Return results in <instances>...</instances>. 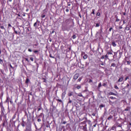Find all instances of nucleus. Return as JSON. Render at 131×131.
Wrapping results in <instances>:
<instances>
[{
    "label": "nucleus",
    "instance_id": "nucleus-60",
    "mask_svg": "<svg viewBox=\"0 0 131 131\" xmlns=\"http://www.w3.org/2000/svg\"><path fill=\"white\" fill-rule=\"evenodd\" d=\"M129 86V84H127L125 88H128Z\"/></svg>",
    "mask_w": 131,
    "mask_h": 131
},
{
    "label": "nucleus",
    "instance_id": "nucleus-7",
    "mask_svg": "<svg viewBox=\"0 0 131 131\" xmlns=\"http://www.w3.org/2000/svg\"><path fill=\"white\" fill-rule=\"evenodd\" d=\"M65 95H66V91H64L62 93L61 99H64L65 98Z\"/></svg>",
    "mask_w": 131,
    "mask_h": 131
},
{
    "label": "nucleus",
    "instance_id": "nucleus-15",
    "mask_svg": "<svg viewBox=\"0 0 131 131\" xmlns=\"http://www.w3.org/2000/svg\"><path fill=\"white\" fill-rule=\"evenodd\" d=\"M56 101L57 102H59V103H62V104H63V101L61 99H56Z\"/></svg>",
    "mask_w": 131,
    "mask_h": 131
},
{
    "label": "nucleus",
    "instance_id": "nucleus-9",
    "mask_svg": "<svg viewBox=\"0 0 131 131\" xmlns=\"http://www.w3.org/2000/svg\"><path fill=\"white\" fill-rule=\"evenodd\" d=\"M118 52H119V50H118L117 52H114V55L113 56L114 58V57H117V54L118 53Z\"/></svg>",
    "mask_w": 131,
    "mask_h": 131
},
{
    "label": "nucleus",
    "instance_id": "nucleus-57",
    "mask_svg": "<svg viewBox=\"0 0 131 131\" xmlns=\"http://www.w3.org/2000/svg\"><path fill=\"white\" fill-rule=\"evenodd\" d=\"M112 29H113V28H110L109 29V31H112Z\"/></svg>",
    "mask_w": 131,
    "mask_h": 131
},
{
    "label": "nucleus",
    "instance_id": "nucleus-29",
    "mask_svg": "<svg viewBox=\"0 0 131 131\" xmlns=\"http://www.w3.org/2000/svg\"><path fill=\"white\" fill-rule=\"evenodd\" d=\"M72 38L73 39H75V38H76V35H75V34H74L72 36Z\"/></svg>",
    "mask_w": 131,
    "mask_h": 131
},
{
    "label": "nucleus",
    "instance_id": "nucleus-46",
    "mask_svg": "<svg viewBox=\"0 0 131 131\" xmlns=\"http://www.w3.org/2000/svg\"><path fill=\"white\" fill-rule=\"evenodd\" d=\"M127 79H129V77L128 76L125 77V80L126 81Z\"/></svg>",
    "mask_w": 131,
    "mask_h": 131
},
{
    "label": "nucleus",
    "instance_id": "nucleus-50",
    "mask_svg": "<svg viewBox=\"0 0 131 131\" xmlns=\"http://www.w3.org/2000/svg\"><path fill=\"white\" fill-rule=\"evenodd\" d=\"M128 127H129V128H130V127H131V123H130L129 124V125H128Z\"/></svg>",
    "mask_w": 131,
    "mask_h": 131
},
{
    "label": "nucleus",
    "instance_id": "nucleus-25",
    "mask_svg": "<svg viewBox=\"0 0 131 131\" xmlns=\"http://www.w3.org/2000/svg\"><path fill=\"white\" fill-rule=\"evenodd\" d=\"M115 66H116V64L115 63H113L111 64L112 67H115Z\"/></svg>",
    "mask_w": 131,
    "mask_h": 131
},
{
    "label": "nucleus",
    "instance_id": "nucleus-45",
    "mask_svg": "<svg viewBox=\"0 0 131 131\" xmlns=\"http://www.w3.org/2000/svg\"><path fill=\"white\" fill-rule=\"evenodd\" d=\"M33 52L35 53V54H36L37 53H38V50H35L33 51Z\"/></svg>",
    "mask_w": 131,
    "mask_h": 131
},
{
    "label": "nucleus",
    "instance_id": "nucleus-18",
    "mask_svg": "<svg viewBox=\"0 0 131 131\" xmlns=\"http://www.w3.org/2000/svg\"><path fill=\"white\" fill-rule=\"evenodd\" d=\"M9 99L10 98H9V96H7V98H6V103H9Z\"/></svg>",
    "mask_w": 131,
    "mask_h": 131
},
{
    "label": "nucleus",
    "instance_id": "nucleus-2",
    "mask_svg": "<svg viewBox=\"0 0 131 131\" xmlns=\"http://www.w3.org/2000/svg\"><path fill=\"white\" fill-rule=\"evenodd\" d=\"M70 24V19H67L62 23V25H69Z\"/></svg>",
    "mask_w": 131,
    "mask_h": 131
},
{
    "label": "nucleus",
    "instance_id": "nucleus-27",
    "mask_svg": "<svg viewBox=\"0 0 131 131\" xmlns=\"http://www.w3.org/2000/svg\"><path fill=\"white\" fill-rule=\"evenodd\" d=\"M77 96L78 97H83V96H82V94L81 93H79Z\"/></svg>",
    "mask_w": 131,
    "mask_h": 131
},
{
    "label": "nucleus",
    "instance_id": "nucleus-41",
    "mask_svg": "<svg viewBox=\"0 0 131 131\" xmlns=\"http://www.w3.org/2000/svg\"><path fill=\"white\" fill-rule=\"evenodd\" d=\"M30 130H31V128H29V129L26 128L25 131H30Z\"/></svg>",
    "mask_w": 131,
    "mask_h": 131
},
{
    "label": "nucleus",
    "instance_id": "nucleus-19",
    "mask_svg": "<svg viewBox=\"0 0 131 131\" xmlns=\"http://www.w3.org/2000/svg\"><path fill=\"white\" fill-rule=\"evenodd\" d=\"M26 83L28 84L29 83V78H27L26 80Z\"/></svg>",
    "mask_w": 131,
    "mask_h": 131
},
{
    "label": "nucleus",
    "instance_id": "nucleus-48",
    "mask_svg": "<svg viewBox=\"0 0 131 131\" xmlns=\"http://www.w3.org/2000/svg\"><path fill=\"white\" fill-rule=\"evenodd\" d=\"M84 55H86V54H85V53H84V52H82L81 55H82V56H84Z\"/></svg>",
    "mask_w": 131,
    "mask_h": 131
},
{
    "label": "nucleus",
    "instance_id": "nucleus-32",
    "mask_svg": "<svg viewBox=\"0 0 131 131\" xmlns=\"http://www.w3.org/2000/svg\"><path fill=\"white\" fill-rule=\"evenodd\" d=\"M114 88L116 89V90H119V88H118V86H117L116 85L114 86Z\"/></svg>",
    "mask_w": 131,
    "mask_h": 131
},
{
    "label": "nucleus",
    "instance_id": "nucleus-11",
    "mask_svg": "<svg viewBox=\"0 0 131 131\" xmlns=\"http://www.w3.org/2000/svg\"><path fill=\"white\" fill-rule=\"evenodd\" d=\"M73 92H69L68 94V96L69 97H71V96H73Z\"/></svg>",
    "mask_w": 131,
    "mask_h": 131
},
{
    "label": "nucleus",
    "instance_id": "nucleus-28",
    "mask_svg": "<svg viewBox=\"0 0 131 131\" xmlns=\"http://www.w3.org/2000/svg\"><path fill=\"white\" fill-rule=\"evenodd\" d=\"M43 81V82H47V79L45 78H42V79Z\"/></svg>",
    "mask_w": 131,
    "mask_h": 131
},
{
    "label": "nucleus",
    "instance_id": "nucleus-64",
    "mask_svg": "<svg viewBox=\"0 0 131 131\" xmlns=\"http://www.w3.org/2000/svg\"><path fill=\"white\" fill-rule=\"evenodd\" d=\"M92 116H96V114L95 113L92 114Z\"/></svg>",
    "mask_w": 131,
    "mask_h": 131
},
{
    "label": "nucleus",
    "instance_id": "nucleus-37",
    "mask_svg": "<svg viewBox=\"0 0 131 131\" xmlns=\"http://www.w3.org/2000/svg\"><path fill=\"white\" fill-rule=\"evenodd\" d=\"M3 126H6V121H4L3 123Z\"/></svg>",
    "mask_w": 131,
    "mask_h": 131
},
{
    "label": "nucleus",
    "instance_id": "nucleus-22",
    "mask_svg": "<svg viewBox=\"0 0 131 131\" xmlns=\"http://www.w3.org/2000/svg\"><path fill=\"white\" fill-rule=\"evenodd\" d=\"M102 86V83L101 82H100L99 84H98V89H100V88H101Z\"/></svg>",
    "mask_w": 131,
    "mask_h": 131
},
{
    "label": "nucleus",
    "instance_id": "nucleus-23",
    "mask_svg": "<svg viewBox=\"0 0 131 131\" xmlns=\"http://www.w3.org/2000/svg\"><path fill=\"white\" fill-rule=\"evenodd\" d=\"M11 27H12V25L10 24H9L8 26V29H10Z\"/></svg>",
    "mask_w": 131,
    "mask_h": 131
},
{
    "label": "nucleus",
    "instance_id": "nucleus-42",
    "mask_svg": "<svg viewBox=\"0 0 131 131\" xmlns=\"http://www.w3.org/2000/svg\"><path fill=\"white\" fill-rule=\"evenodd\" d=\"M109 103L110 104H114V102H112L111 100H109Z\"/></svg>",
    "mask_w": 131,
    "mask_h": 131
},
{
    "label": "nucleus",
    "instance_id": "nucleus-43",
    "mask_svg": "<svg viewBox=\"0 0 131 131\" xmlns=\"http://www.w3.org/2000/svg\"><path fill=\"white\" fill-rule=\"evenodd\" d=\"M38 46V43H36V44L33 45V47H37Z\"/></svg>",
    "mask_w": 131,
    "mask_h": 131
},
{
    "label": "nucleus",
    "instance_id": "nucleus-59",
    "mask_svg": "<svg viewBox=\"0 0 131 131\" xmlns=\"http://www.w3.org/2000/svg\"><path fill=\"white\" fill-rule=\"evenodd\" d=\"M21 126H23V127H24V126H25V125L24 124V123H21Z\"/></svg>",
    "mask_w": 131,
    "mask_h": 131
},
{
    "label": "nucleus",
    "instance_id": "nucleus-58",
    "mask_svg": "<svg viewBox=\"0 0 131 131\" xmlns=\"http://www.w3.org/2000/svg\"><path fill=\"white\" fill-rule=\"evenodd\" d=\"M66 11H67V12H69V9L68 8L66 9Z\"/></svg>",
    "mask_w": 131,
    "mask_h": 131
},
{
    "label": "nucleus",
    "instance_id": "nucleus-47",
    "mask_svg": "<svg viewBox=\"0 0 131 131\" xmlns=\"http://www.w3.org/2000/svg\"><path fill=\"white\" fill-rule=\"evenodd\" d=\"M102 85H103V86H106L107 84H106L105 83H103L102 84Z\"/></svg>",
    "mask_w": 131,
    "mask_h": 131
},
{
    "label": "nucleus",
    "instance_id": "nucleus-3",
    "mask_svg": "<svg viewBox=\"0 0 131 131\" xmlns=\"http://www.w3.org/2000/svg\"><path fill=\"white\" fill-rule=\"evenodd\" d=\"M79 77V74L76 73L74 75L73 79H74V80H76V79H77V78H78Z\"/></svg>",
    "mask_w": 131,
    "mask_h": 131
},
{
    "label": "nucleus",
    "instance_id": "nucleus-63",
    "mask_svg": "<svg viewBox=\"0 0 131 131\" xmlns=\"http://www.w3.org/2000/svg\"><path fill=\"white\" fill-rule=\"evenodd\" d=\"M101 59H105V56H101Z\"/></svg>",
    "mask_w": 131,
    "mask_h": 131
},
{
    "label": "nucleus",
    "instance_id": "nucleus-55",
    "mask_svg": "<svg viewBox=\"0 0 131 131\" xmlns=\"http://www.w3.org/2000/svg\"><path fill=\"white\" fill-rule=\"evenodd\" d=\"M130 64V62L127 61V65H129Z\"/></svg>",
    "mask_w": 131,
    "mask_h": 131
},
{
    "label": "nucleus",
    "instance_id": "nucleus-51",
    "mask_svg": "<svg viewBox=\"0 0 131 131\" xmlns=\"http://www.w3.org/2000/svg\"><path fill=\"white\" fill-rule=\"evenodd\" d=\"M100 26V24H96V27H99Z\"/></svg>",
    "mask_w": 131,
    "mask_h": 131
},
{
    "label": "nucleus",
    "instance_id": "nucleus-24",
    "mask_svg": "<svg viewBox=\"0 0 131 131\" xmlns=\"http://www.w3.org/2000/svg\"><path fill=\"white\" fill-rule=\"evenodd\" d=\"M38 20H37L36 22L34 24V27H36V26H37V22H38Z\"/></svg>",
    "mask_w": 131,
    "mask_h": 131
},
{
    "label": "nucleus",
    "instance_id": "nucleus-53",
    "mask_svg": "<svg viewBox=\"0 0 131 131\" xmlns=\"http://www.w3.org/2000/svg\"><path fill=\"white\" fill-rule=\"evenodd\" d=\"M28 52H31H31H32V50H31V49H29L28 50Z\"/></svg>",
    "mask_w": 131,
    "mask_h": 131
},
{
    "label": "nucleus",
    "instance_id": "nucleus-49",
    "mask_svg": "<svg viewBox=\"0 0 131 131\" xmlns=\"http://www.w3.org/2000/svg\"><path fill=\"white\" fill-rule=\"evenodd\" d=\"M68 103H72V101L70 99H69Z\"/></svg>",
    "mask_w": 131,
    "mask_h": 131
},
{
    "label": "nucleus",
    "instance_id": "nucleus-40",
    "mask_svg": "<svg viewBox=\"0 0 131 131\" xmlns=\"http://www.w3.org/2000/svg\"><path fill=\"white\" fill-rule=\"evenodd\" d=\"M120 21V19L119 18L116 19V22H119Z\"/></svg>",
    "mask_w": 131,
    "mask_h": 131
},
{
    "label": "nucleus",
    "instance_id": "nucleus-26",
    "mask_svg": "<svg viewBox=\"0 0 131 131\" xmlns=\"http://www.w3.org/2000/svg\"><path fill=\"white\" fill-rule=\"evenodd\" d=\"M0 64H4V61H3V59H2L1 58H0Z\"/></svg>",
    "mask_w": 131,
    "mask_h": 131
},
{
    "label": "nucleus",
    "instance_id": "nucleus-5",
    "mask_svg": "<svg viewBox=\"0 0 131 131\" xmlns=\"http://www.w3.org/2000/svg\"><path fill=\"white\" fill-rule=\"evenodd\" d=\"M108 96H117V94L116 93H114L112 92H109L108 94Z\"/></svg>",
    "mask_w": 131,
    "mask_h": 131
},
{
    "label": "nucleus",
    "instance_id": "nucleus-38",
    "mask_svg": "<svg viewBox=\"0 0 131 131\" xmlns=\"http://www.w3.org/2000/svg\"><path fill=\"white\" fill-rule=\"evenodd\" d=\"M30 60L31 61H32V62H33V61L34 60V58H33V57H30Z\"/></svg>",
    "mask_w": 131,
    "mask_h": 131
},
{
    "label": "nucleus",
    "instance_id": "nucleus-56",
    "mask_svg": "<svg viewBox=\"0 0 131 131\" xmlns=\"http://www.w3.org/2000/svg\"><path fill=\"white\" fill-rule=\"evenodd\" d=\"M41 18H45V17H46V15H41Z\"/></svg>",
    "mask_w": 131,
    "mask_h": 131
},
{
    "label": "nucleus",
    "instance_id": "nucleus-14",
    "mask_svg": "<svg viewBox=\"0 0 131 131\" xmlns=\"http://www.w3.org/2000/svg\"><path fill=\"white\" fill-rule=\"evenodd\" d=\"M0 28L4 30H6V28H5V27H4L3 26H2V24H0Z\"/></svg>",
    "mask_w": 131,
    "mask_h": 131
},
{
    "label": "nucleus",
    "instance_id": "nucleus-10",
    "mask_svg": "<svg viewBox=\"0 0 131 131\" xmlns=\"http://www.w3.org/2000/svg\"><path fill=\"white\" fill-rule=\"evenodd\" d=\"M112 45L113 46V47H116V46H117L116 43L114 41H113L112 42Z\"/></svg>",
    "mask_w": 131,
    "mask_h": 131
},
{
    "label": "nucleus",
    "instance_id": "nucleus-1",
    "mask_svg": "<svg viewBox=\"0 0 131 131\" xmlns=\"http://www.w3.org/2000/svg\"><path fill=\"white\" fill-rule=\"evenodd\" d=\"M5 112L6 110H5V107L1 108V114L0 115L1 119H2L3 117H6V115H5Z\"/></svg>",
    "mask_w": 131,
    "mask_h": 131
},
{
    "label": "nucleus",
    "instance_id": "nucleus-17",
    "mask_svg": "<svg viewBox=\"0 0 131 131\" xmlns=\"http://www.w3.org/2000/svg\"><path fill=\"white\" fill-rule=\"evenodd\" d=\"M110 99H111V100H116V97H114L113 96H111L110 97Z\"/></svg>",
    "mask_w": 131,
    "mask_h": 131
},
{
    "label": "nucleus",
    "instance_id": "nucleus-8",
    "mask_svg": "<svg viewBox=\"0 0 131 131\" xmlns=\"http://www.w3.org/2000/svg\"><path fill=\"white\" fill-rule=\"evenodd\" d=\"M123 80V77H120L118 80V82H122V81Z\"/></svg>",
    "mask_w": 131,
    "mask_h": 131
},
{
    "label": "nucleus",
    "instance_id": "nucleus-44",
    "mask_svg": "<svg viewBox=\"0 0 131 131\" xmlns=\"http://www.w3.org/2000/svg\"><path fill=\"white\" fill-rule=\"evenodd\" d=\"M77 81L78 82H80V81H81V78H79V79L77 80Z\"/></svg>",
    "mask_w": 131,
    "mask_h": 131
},
{
    "label": "nucleus",
    "instance_id": "nucleus-36",
    "mask_svg": "<svg viewBox=\"0 0 131 131\" xmlns=\"http://www.w3.org/2000/svg\"><path fill=\"white\" fill-rule=\"evenodd\" d=\"M74 1L76 3V4H78V2H80V0H74Z\"/></svg>",
    "mask_w": 131,
    "mask_h": 131
},
{
    "label": "nucleus",
    "instance_id": "nucleus-21",
    "mask_svg": "<svg viewBox=\"0 0 131 131\" xmlns=\"http://www.w3.org/2000/svg\"><path fill=\"white\" fill-rule=\"evenodd\" d=\"M130 109V107H127L124 110V111H129V110Z\"/></svg>",
    "mask_w": 131,
    "mask_h": 131
},
{
    "label": "nucleus",
    "instance_id": "nucleus-16",
    "mask_svg": "<svg viewBox=\"0 0 131 131\" xmlns=\"http://www.w3.org/2000/svg\"><path fill=\"white\" fill-rule=\"evenodd\" d=\"M113 118V116H110V117H108L107 120H111V119H112Z\"/></svg>",
    "mask_w": 131,
    "mask_h": 131
},
{
    "label": "nucleus",
    "instance_id": "nucleus-35",
    "mask_svg": "<svg viewBox=\"0 0 131 131\" xmlns=\"http://www.w3.org/2000/svg\"><path fill=\"white\" fill-rule=\"evenodd\" d=\"M67 4L69 7H70V6H71V2H68Z\"/></svg>",
    "mask_w": 131,
    "mask_h": 131
},
{
    "label": "nucleus",
    "instance_id": "nucleus-31",
    "mask_svg": "<svg viewBox=\"0 0 131 131\" xmlns=\"http://www.w3.org/2000/svg\"><path fill=\"white\" fill-rule=\"evenodd\" d=\"M0 107L1 109H2L3 108H4V105H3V103L1 104V102H0Z\"/></svg>",
    "mask_w": 131,
    "mask_h": 131
},
{
    "label": "nucleus",
    "instance_id": "nucleus-52",
    "mask_svg": "<svg viewBox=\"0 0 131 131\" xmlns=\"http://www.w3.org/2000/svg\"><path fill=\"white\" fill-rule=\"evenodd\" d=\"M104 58H106V59H108V55L107 54H106L105 56H104Z\"/></svg>",
    "mask_w": 131,
    "mask_h": 131
},
{
    "label": "nucleus",
    "instance_id": "nucleus-54",
    "mask_svg": "<svg viewBox=\"0 0 131 131\" xmlns=\"http://www.w3.org/2000/svg\"><path fill=\"white\" fill-rule=\"evenodd\" d=\"M40 121H41V119H37V122H40Z\"/></svg>",
    "mask_w": 131,
    "mask_h": 131
},
{
    "label": "nucleus",
    "instance_id": "nucleus-30",
    "mask_svg": "<svg viewBox=\"0 0 131 131\" xmlns=\"http://www.w3.org/2000/svg\"><path fill=\"white\" fill-rule=\"evenodd\" d=\"M95 9H93L92 10V12L91 13V14H92L93 15H95Z\"/></svg>",
    "mask_w": 131,
    "mask_h": 131
},
{
    "label": "nucleus",
    "instance_id": "nucleus-34",
    "mask_svg": "<svg viewBox=\"0 0 131 131\" xmlns=\"http://www.w3.org/2000/svg\"><path fill=\"white\" fill-rule=\"evenodd\" d=\"M104 107V105L103 104H101L99 105L100 108H103Z\"/></svg>",
    "mask_w": 131,
    "mask_h": 131
},
{
    "label": "nucleus",
    "instance_id": "nucleus-6",
    "mask_svg": "<svg viewBox=\"0 0 131 131\" xmlns=\"http://www.w3.org/2000/svg\"><path fill=\"white\" fill-rule=\"evenodd\" d=\"M100 12V9H99L98 11H97V12H96V16H97V17H99V16H101V12Z\"/></svg>",
    "mask_w": 131,
    "mask_h": 131
},
{
    "label": "nucleus",
    "instance_id": "nucleus-33",
    "mask_svg": "<svg viewBox=\"0 0 131 131\" xmlns=\"http://www.w3.org/2000/svg\"><path fill=\"white\" fill-rule=\"evenodd\" d=\"M16 115L15 113V114L14 115V116L12 117V119H15V118H16Z\"/></svg>",
    "mask_w": 131,
    "mask_h": 131
},
{
    "label": "nucleus",
    "instance_id": "nucleus-13",
    "mask_svg": "<svg viewBox=\"0 0 131 131\" xmlns=\"http://www.w3.org/2000/svg\"><path fill=\"white\" fill-rule=\"evenodd\" d=\"M83 59H84V60H86V59H88V55L84 54V55L83 56Z\"/></svg>",
    "mask_w": 131,
    "mask_h": 131
},
{
    "label": "nucleus",
    "instance_id": "nucleus-4",
    "mask_svg": "<svg viewBox=\"0 0 131 131\" xmlns=\"http://www.w3.org/2000/svg\"><path fill=\"white\" fill-rule=\"evenodd\" d=\"M76 85V84H75L74 85V88L73 89V90H79L80 89H81V85H77V86H75Z\"/></svg>",
    "mask_w": 131,
    "mask_h": 131
},
{
    "label": "nucleus",
    "instance_id": "nucleus-20",
    "mask_svg": "<svg viewBox=\"0 0 131 131\" xmlns=\"http://www.w3.org/2000/svg\"><path fill=\"white\" fill-rule=\"evenodd\" d=\"M107 55H113V53L111 51H108L107 53Z\"/></svg>",
    "mask_w": 131,
    "mask_h": 131
},
{
    "label": "nucleus",
    "instance_id": "nucleus-61",
    "mask_svg": "<svg viewBox=\"0 0 131 131\" xmlns=\"http://www.w3.org/2000/svg\"><path fill=\"white\" fill-rule=\"evenodd\" d=\"M119 29H122V26L119 27Z\"/></svg>",
    "mask_w": 131,
    "mask_h": 131
},
{
    "label": "nucleus",
    "instance_id": "nucleus-62",
    "mask_svg": "<svg viewBox=\"0 0 131 131\" xmlns=\"http://www.w3.org/2000/svg\"><path fill=\"white\" fill-rule=\"evenodd\" d=\"M55 32V31L54 30H53L52 32H51V34H53V33H54Z\"/></svg>",
    "mask_w": 131,
    "mask_h": 131
},
{
    "label": "nucleus",
    "instance_id": "nucleus-12",
    "mask_svg": "<svg viewBox=\"0 0 131 131\" xmlns=\"http://www.w3.org/2000/svg\"><path fill=\"white\" fill-rule=\"evenodd\" d=\"M61 30H62V31H66L67 29H66V28H65V27L63 26L62 25L61 27Z\"/></svg>",
    "mask_w": 131,
    "mask_h": 131
},
{
    "label": "nucleus",
    "instance_id": "nucleus-39",
    "mask_svg": "<svg viewBox=\"0 0 131 131\" xmlns=\"http://www.w3.org/2000/svg\"><path fill=\"white\" fill-rule=\"evenodd\" d=\"M124 70H125V71H128V70H129V69H128V68H125L124 69Z\"/></svg>",
    "mask_w": 131,
    "mask_h": 131
}]
</instances>
